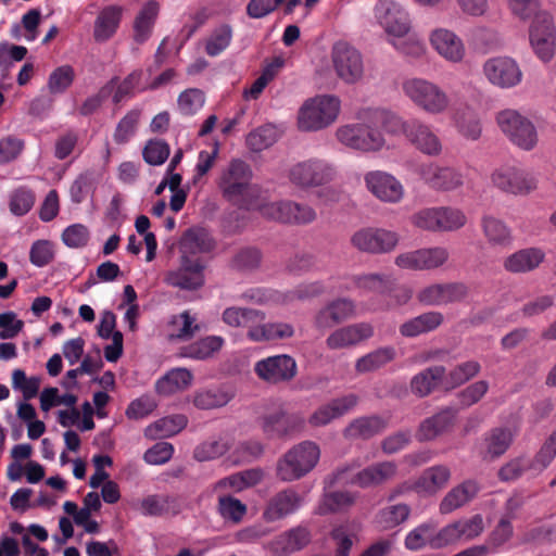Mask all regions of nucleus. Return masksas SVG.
I'll list each match as a JSON object with an SVG mask.
<instances>
[{"mask_svg": "<svg viewBox=\"0 0 556 556\" xmlns=\"http://www.w3.org/2000/svg\"><path fill=\"white\" fill-rule=\"evenodd\" d=\"M295 334L294 326L286 321L260 323L250 326L247 338L251 342H271L291 339Z\"/></svg>", "mask_w": 556, "mask_h": 556, "instance_id": "32", "label": "nucleus"}, {"mask_svg": "<svg viewBox=\"0 0 556 556\" xmlns=\"http://www.w3.org/2000/svg\"><path fill=\"white\" fill-rule=\"evenodd\" d=\"M265 319V312L250 307L229 306L222 313V320L231 328L248 327L249 329L250 326H255Z\"/></svg>", "mask_w": 556, "mask_h": 556, "instance_id": "43", "label": "nucleus"}, {"mask_svg": "<svg viewBox=\"0 0 556 556\" xmlns=\"http://www.w3.org/2000/svg\"><path fill=\"white\" fill-rule=\"evenodd\" d=\"M396 357V350L392 345L380 346L356 359L355 370L357 374L376 371Z\"/></svg>", "mask_w": 556, "mask_h": 556, "instance_id": "45", "label": "nucleus"}, {"mask_svg": "<svg viewBox=\"0 0 556 556\" xmlns=\"http://www.w3.org/2000/svg\"><path fill=\"white\" fill-rule=\"evenodd\" d=\"M445 376L443 366H432L414 376L410 387L419 396L428 395Z\"/></svg>", "mask_w": 556, "mask_h": 556, "instance_id": "52", "label": "nucleus"}, {"mask_svg": "<svg viewBox=\"0 0 556 556\" xmlns=\"http://www.w3.org/2000/svg\"><path fill=\"white\" fill-rule=\"evenodd\" d=\"M370 116L378 129L383 128L390 135L403 134L406 137L409 119L405 121L397 114L386 110H375Z\"/></svg>", "mask_w": 556, "mask_h": 556, "instance_id": "54", "label": "nucleus"}, {"mask_svg": "<svg viewBox=\"0 0 556 556\" xmlns=\"http://www.w3.org/2000/svg\"><path fill=\"white\" fill-rule=\"evenodd\" d=\"M406 139L416 150L428 156H439L443 151L442 141L433 127L419 118L409 119Z\"/></svg>", "mask_w": 556, "mask_h": 556, "instance_id": "22", "label": "nucleus"}, {"mask_svg": "<svg viewBox=\"0 0 556 556\" xmlns=\"http://www.w3.org/2000/svg\"><path fill=\"white\" fill-rule=\"evenodd\" d=\"M358 403V396L350 393L340 397L332 399L328 403L320 405L308 417V424L314 427H325L332 420L338 419L352 412Z\"/></svg>", "mask_w": 556, "mask_h": 556, "instance_id": "24", "label": "nucleus"}, {"mask_svg": "<svg viewBox=\"0 0 556 556\" xmlns=\"http://www.w3.org/2000/svg\"><path fill=\"white\" fill-rule=\"evenodd\" d=\"M124 9L112 4L104 7L98 14L93 26V38L97 42H105L117 31Z\"/></svg>", "mask_w": 556, "mask_h": 556, "instance_id": "35", "label": "nucleus"}, {"mask_svg": "<svg viewBox=\"0 0 556 556\" xmlns=\"http://www.w3.org/2000/svg\"><path fill=\"white\" fill-rule=\"evenodd\" d=\"M457 131L469 140H478L482 132L480 118L471 110H455L451 117Z\"/></svg>", "mask_w": 556, "mask_h": 556, "instance_id": "49", "label": "nucleus"}, {"mask_svg": "<svg viewBox=\"0 0 556 556\" xmlns=\"http://www.w3.org/2000/svg\"><path fill=\"white\" fill-rule=\"evenodd\" d=\"M480 486L475 480H466L452 488L441 500L439 511L448 515L469 503L479 492Z\"/></svg>", "mask_w": 556, "mask_h": 556, "instance_id": "34", "label": "nucleus"}, {"mask_svg": "<svg viewBox=\"0 0 556 556\" xmlns=\"http://www.w3.org/2000/svg\"><path fill=\"white\" fill-rule=\"evenodd\" d=\"M232 39V28L228 24L216 27L205 43V52L210 56H217L228 48Z\"/></svg>", "mask_w": 556, "mask_h": 556, "instance_id": "56", "label": "nucleus"}, {"mask_svg": "<svg viewBox=\"0 0 556 556\" xmlns=\"http://www.w3.org/2000/svg\"><path fill=\"white\" fill-rule=\"evenodd\" d=\"M372 336L374 327L371 324H352L332 331L326 339V346L331 351L350 349Z\"/></svg>", "mask_w": 556, "mask_h": 556, "instance_id": "25", "label": "nucleus"}, {"mask_svg": "<svg viewBox=\"0 0 556 556\" xmlns=\"http://www.w3.org/2000/svg\"><path fill=\"white\" fill-rule=\"evenodd\" d=\"M491 182L498 190L514 195H527L538 187V179L533 173L513 164L494 169Z\"/></svg>", "mask_w": 556, "mask_h": 556, "instance_id": "9", "label": "nucleus"}, {"mask_svg": "<svg viewBox=\"0 0 556 556\" xmlns=\"http://www.w3.org/2000/svg\"><path fill=\"white\" fill-rule=\"evenodd\" d=\"M495 123L503 136L516 148L529 152L540 141L534 123L520 111L506 108L495 113Z\"/></svg>", "mask_w": 556, "mask_h": 556, "instance_id": "3", "label": "nucleus"}, {"mask_svg": "<svg viewBox=\"0 0 556 556\" xmlns=\"http://www.w3.org/2000/svg\"><path fill=\"white\" fill-rule=\"evenodd\" d=\"M256 376L269 384L291 381L298 371L295 359L288 354H278L257 361L254 364Z\"/></svg>", "mask_w": 556, "mask_h": 556, "instance_id": "18", "label": "nucleus"}, {"mask_svg": "<svg viewBox=\"0 0 556 556\" xmlns=\"http://www.w3.org/2000/svg\"><path fill=\"white\" fill-rule=\"evenodd\" d=\"M311 542V532L306 527L291 528L268 542L267 548L277 556H290L303 549Z\"/></svg>", "mask_w": 556, "mask_h": 556, "instance_id": "27", "label": "nucleus"}, {"mask_svg": "<svg viewBox=\"0 0 556 556\" xmlns=\"http://www.w3.org/2000/svg\"><path fill=\"white\" fill-rule=\"evenodd\" d=\"M193 380L192 372L184 367L173 368L155 382V391L168 396L188 389Z\"/></svg>", "mask_w": 556, "mask_h": 556, "instance_id": "40", "label": "nucleus"}, {"mask_svg": "<svg viewBox=\"0 0 556 556\" xmlns=\"http://www.w3.org/2000/svg\"><path fill=\"white\" fill-rule=\"evenodd\" d=\"M416 173L432 190L451 192L464 186L463 173L452 166H441L434 162L421 163Z\"/></svg>", "mask_w": 556, "mask_h": 556, "instance_id": "16", "label": "nucleus"}, {"mask_svg": "<svg viewBox=\"0 0 556 556\" xmlns=\"http://www.w3.org/2000/svg\"><path fill=\"white\" fill-rule=\"evenodd\" d=\"M277 140V130L273 125H264L251 131L247 144L253 151H262L273 146Z\"/></svg>", "mask_w": 556, "mask_h": 556, "instance_id": "62", "label": "nucleus"}, {"mask_svg": "<svg viewBox=\"0 0 556 556\" xmlns=\"http://www.w3.org/2000/svg\"><path fill=\"white\" fill-rule=\"evenodd\" d=\"M468 293L464 282L432 283L419 290L417 300L427 306H444L464 301Z\"/></svg>", "mask_w": 556, "mask_h": 556, "instance_id": "21", "label": "nucleus"}, {"mask_svg": "<svg viewBox=\"0 0 556 556\" xmlns=\"http://www.w3.org/2000/svg\"><path fill=\"white\" fill-rule=\"evenodd\" d=\"M337 175V167L331 162L318 157L298 162L288 170L289 181L304 190L330 184Z\"/></svg>", "mask_w": 556, "mask_h": 556, "instance_id": "8", "label": "nucleus"}, {"mask_svg": "<svg viewBox=\"0 0 556 556\" xmlns=\"http://www.w3.org/2000/svg\"><path fill=\"white\" fill-rule=\"evenodd\" d=\"M456 414V409L446 407L425 419L416 432L417 440L420 442L434 440L453 425Z\"/></svg>", "mask_w": 556, "mask_h": 556, "instance_id": "36", "label": "nucleus"}, {"mask_svg": "<svg viewBox=\"0 0 556 556\" xmlns=\"http://www.w3.org/2000/svg\"><path fill=\"white\" fill-rule=\"evenodd\" d=\"M260 425L266 438L289 440L304 430L305 419L299 413L289 414L279 408L263 415Z\"/></svg>", "mask_w": 556, "mask_h": 556, "instance_id": "14", "label": "nucleus"}, {"mask_svg": "<svg viewBox=\"0 0 556 556\" xmlns=\"http://www.w3.org/2000/svg\"><path fill=\"white\" fill-rule=\"evenodd\" d=\"M187 424L188 418L182 414L167 416L149 425L144 434L151 440L169 438L180 432Z\"/></svg>", "mask_w": 556, "mask_h": 556, "instance_id": "47", "label": "nucleus"}, {"mask_svg": "<svg viewBox=\"0 0 556 556\" xmlns=\"http://www.w3.org/2000/svg\"><path fill=\"white\" fill-rule=\"evenodd\" d=\"M337 140L344 147L361 152H378L386 146L381 129L374 124L371 116L366 121L340 126L336 130Z\"/></svg>", "mask_w": 556, "mask_h": 556, "instance_id": "7", "label": "nucleus"}, {"mask_svg": "<svg viewBox=\"0 0 556 556\" xmlns=\"http://www.w3.org/2000/svg\"><path fill=\"white\" fill-rule=\"evenodd\" d=\"M291 202L292 200H279V201H264L261 195L256 199V205L253 210L260 212V214L270 220L278 222L281 224L292 225L291 220Z\"/></svg>", "mask_w": 556, "mask_h": 556, "instance_id": "48", "label": "nucleus"}, {"mask_svg": "<svg viewBox=\"0 0 556 556\" xmlns=\"http://www.w3.org/2000/svg\"><path fill=\"white\" fill-rule=\"evenodd\" d=\"M136 509L144 517L177 515L180 505L176 497L165 494H151L135 504Z\"/></svg>", "mask_w": 556, "mask_h": 556, "instance_id": "33", "label": "nucleus"}, {"mask_svg": "<svg viewBox=\"0 0 556 556\" xmlns=\"http://www.w3.org/2000/svg\"><path fill=\"white\" fill-rule=\"evenodd\" d=\"M443 321L442 313L430 311L404 321L399 331L404 338H415L438 329Z\"/></svg>", "mask_w": 556, "mask_h": 556, "instance_id": "37", "label": "nucleus"}, {"mask_svg": "<svg viewBox=\"0 0 556 556\" xmlns=\"http://www.w3.org/2000/svg\"><path fill=\"white\" fill-rule=\"evenodd\" d=\"M358 493L351 491H336L328 493L324 496L320 505L318 506V513L320 515L329 513H342L351 508L356 500Z\"/></svg>", "mask_w": 556, "mask_h": 556, "instance_id": "51", "label": "nucleus"}, {"mask_svg": "<svg viewBox=\"0 0 556 556\" xmlns=\"http://www.w3.org/2000/svg\"><path fill=\"white\" fill-rule=\"evenodd\" d=\"M366 189L379 201L397 204L405 197V188L400 179L384 170H369L364 175Z\"/></svg>", "mask_w": 556, "mask_h": 556, "instance_id": "19", "label": "nucleus"}, {"mask_svg": "<svg viewBox=\"0 0 556 556\" xmlns=\"http://www.w3.org/2000/svg\"><path fill=\"white\" fill-rule=\"evenodd\" d=\"M204 265L200 260L181 257L180 267L167 274L165 281L173 287L195 290L204 285Z\"/></svg>", "mask_w": 556, "mask_h": 556, "instance_id": "26", "label": "nucleus"}, {"mask_svg": "<svg viewBox=\"0 0 556 556\" xmlns=\"http://www.w3.org/2000/svg\"><path fill=\"white\" fill-rule=\"evenodd\" d=\"M40 384L39 376L27 377L22 369H14L12 372V387L22 392L25 401H29L38 394Z\"/></svg>", "mask_w": 556, "mask_h": 556, "instance_id": "59", "label": "nucleus"}, {"mask_svg": "<svg viewBox=\"0 0 556 556\" xmlns=\"http://www.w3.org/2000/svg\"><path fill=\"white\" fill-rule=\"evenodd\" d=\"M233 392L226 387L201 389L194 392L192 403L199 409H215L226 406Z\"/></svg>", "mask_w": 556, "mask_h": 556, "instance_id": "44", "label": "nucleus"}, {"mask_svg": "<svg viewBox=\"0 0 556 556\" xmlns=\"http://www.w3.org/2000/svg\"><path fill=\"white\" fill-rule=\"evenodd\" d=\"M400 240V233L394 230L380 227H365L352 235L351 244L363 253L387 254L396 249Z\"/></svg>", "mask_w": 556, "mask_h": 556, "instance_id": "11", "label": "nucleus"}, {"mask_svg": "<svg viewBox=\"0 0 556 556\" xmlns=\"http://www.w3.org/2000/svg\"><path fill=\"white\" fill-rule=\"evenodd\" d=\"M388 426V420L377 416H364L352 420L344 429L348 439H369L382 432Z\"/></svg>", "mask_w": 556, "mask_h": 556, "instance_id": "42", "label": "nucleus"}, {"mask_svg": "<svg viewBox=\"0 0 556 556\" xmlns=\"http://www.w3.org/2000/svg\"><path fill=\"white\" fill-rule=\"evenodd\" d=\"M216 247L211 232L203 227H192L186 230L180 239L181 257L191 258L199 254L210 253Z\"/></svg>", "mask_w": 556, "mask_h": 556, "instance_id": "30", "label": "nucleus"}, {"mask_svg": "<svg viewBox=\"0 0 556 556\" xmlns=\"http://www.w3.org/2000/svg\"><path fill=\"white\" fill-rule=\"evenodd\" d=\"M447 546L459 541H469L484 530V520L480 514L462 518L444 526Z\"/></svg>", "mask_w": 556, "mask_h": 556, "instance_id": "31", "label": "nucleus"}, {"mask_svg": "<svg viewBox=\"0 0 556 556\" xmlns=\"http://www.w3.org/2000/svg\"><path fill=\"white\" fill-rule=\"evenodd\" d=\"M374 13L388 35V39L404 37L409 33V14L400 3L393 0H379L374 8Z\"/></svg>", "mask_w": 556, "mask_h": 556, "instance_id": "15", "label": "nucleus"}, {"mask_svg": "<svg viewBox=\"0 0 556 556\" xmlns=\"http://www.w3.org/2000/svg\"><path fill=\"white\" fill-rule=\"evenodd\" d=\"M451 478V470L444 465L427 468L415 481V491L420 495H433L443 489Z\"/></svg>", "mask_w": 556, "mask_h": 556, "instance_id": "39", "label": "nucleus"}, {"mask_svg": "<svg viewBox=\"0 0 556 556\" xmlns=\"http://www.w3.org/2000/svg\"><path fill=\"white\" fill-rule=\"evenodd\" d=\"M404 546L412 552L426 547L440 549L447 546L444 527L439 529L435 519H428L413 528L404 539Z\"/></svg>", "mask_w": 556, "mask_h": 556, "instance_id": "20", "label": "nucleus"}, {"mask_svg": "<svg viewBox=\"0 0 556 556\" xmlns=\"http://www.w3.org/2000/svg\"><path fill=\"white\" fill-rule=\"evenodd\" d=\"M205 94L198 88L182 91L177 99V106L182 115H193L203 108Z\"/></svg>", "mask_w": 556, "mask_h": 556, "instance_id": "61", "label": "nucleus"}, {"mask_svg": "<svg viewBox=\"0 0 556 556\" xmlns=\"http://www.w3.org/2000/svg\"><path fill=\"white\" fill-rule=\"evenodd\" d=\"M429 41L434 51L448 63L459 64L466 56L463 39L448 28L433 29L429 35Z\"/></svg>", "mask_w": 556, "mask_h": 556, "instance_id": "23", "label": "nucleus"}, {"mask_svg": "<svg viewBox=\"0 0 556 556\" xmlns=\"http://www.w3.org/2000/svg\"><path fill=\"white\" fill-rule=\"evenodd\" d=\"M448 260V249L435 245L402 252L395 257L394 263L404 270L430 271L442 268Z\"/></svg>", "mask_w": 556, "mask_h": 556, "instance_id": "10", "label": "nucleus"}, {"mask_svg": "<svg viewBox=\"0 0 556 556\" xmlns=\"http://www.w3.org/2000/svg\"><path fill=\"white\" fill-rule=\"evenodd\" d=\"M439 232L455 231L467 223L466 214L457 207L438 206Z\"/></svg>", "mask_w": 556, "mask_h": 556, "instance_id": "55", "label": "nucleus"}, {"mask_svg": "<svg viewBox=\"0 0 556 556\" xmlns=\"http://www.w3.org/2000/svg\"><path fill=\"white\" fill-rule=\"evenodd\" d=\"M159 13L160 4L155 0H149L142 5L134 21L136 43L142 45L151 37Z\"/></svg>", "mask_w": 556, "mask_h": 556, "instance_id": "38", "label": "nucleus"}, {"mask_svg": "<svg viewBox=\"0 0 556 556\" xmlns=\"http://www.w3.org/2000/svg\"><path fill=\"white\" fill-rule=\"evenodd\" d=\"M409 515L410 507L407 504L399 503L381 508L375 517V522L382 530H391L404 523Z\"/></svg>", "mask_w": 556, "mask_h": 556, "instance_id": "50", "label": "nucleus"}, {"mask_svg": "<svg viewBox=\"0 0 556 556\" xmlns=\"http://www.w3.org/2000/svg\"><path fill=\"white\" fill-rule=\"evenodd\" d=\"M556 456V430L553 431L544 441L540 451L531 460V466L535 471L544 470Z\"/></svg>", "mask_w": 556, "mask_h": 556, "instance_id": "64", "label": "nucleus"}, {"mask_svg": "<svg viewBox=\"0 0 556 556\" xmlns=\"http://www.w3.org/2000/svg\"><path fill=\"white\" fill-rule=\"evenodd\" d=\"M252 179L251 166L240 159H233L222 169L217 186L226 201L239 208L252 210L261 194Z\"/></svg>", "mask_w": 556, "mask_h": 556, "instance_id": "1", "label": "nucleus"}, {"mask_svg": "<svg viewBox=\"0 0 556 556\" xmlns=\"http://www.w3.org/2000/svg\"><path fill=\"white\" fill-rule=\"evenodd\" d=\"M225 340L219 336H207L191 344L182 346L179 355L185 358L205 361L214 356L224 345Z\"/></svg>", "mask_w": 556, "mask_h": 556, "instance_id": "46", "label": "nucleus"}, {"mask_svg": "<svg viewBox=\"0 0 556 556\" xmlns=\"http://www.w3.org/2000/svg\"><path fill=\"white\" fill-rule=\"evenodd\" d=\"M402 90L416 109L428 115H444L452 108L451 96L433 80L424 77L407 78L402 84Z\"/></svg>", "mask_w": 556, "mask_h": 556, "instance_id": "2", "label": "nucleus"}, {"mask_svg": "<svg viewBox=\"0 0 556 556\" xmlns=\"http://www.w3.org/2000/svg\"><path fill=\"white\" fill-rule=\"evenodd\" d=\"M481 228L491 247L508 248L513 243L510 227L495 216L484 215L481 219Z\"/></svg>", "mask_w": 556, "mask_h": 556, "instance_id": "41", "label": "nucleus"}, {"mask_svg": "<svg viewBox=\"0 0 556 556\" xmlns=\"http://www.w3.org/2000/svg\"><path fill=\"white\" fill-rule=\"evenodd\" d=\"M359 467L361 464L357 460L339 466L333 471V482L354 484L362 489L376 488L393 480L399 470L395 462L383 460L374 463L351 475Z\"/></svg>", "mask_w": 556, "mask_h": 556, "instance_id": "4", "label": "nucleus"}, {"mask_svg": "<svg viewBox=\"0 0 556 556\" xmlns=\"http://www.w3.org/2000/svg\"><path fill=\"white\" fill-rule=\"evenodd\" d=\"M75 79V71L71 65L56 67L48 78V89L52 94L65 92Z\"/></svg>", "mask_w": 556, "mask_h": 556, "instance_id": "60", "label": "nucleus"}, {"mask_svg": "<svg viewBox=\"0 0 556 556\" xmlns=\"http://www.w3.org/2000/svg\"><path fill=\"white\" fill-rule=\"evenodd\" d=\"M388 42L400 53L410 56L420 58L426 52V46L424 41L417 35H405L404 37H395L388 39Z\"/></svg>", "mask_w": 556, "mask_h": 556, "instance_id": "58", "label": "nucleus"}, {"mask_svg": "<svg viewBox=\"0 0 556 556\" xmlns=\"http://www.w3.org/2000/svg\"><path fill=\"white\" fill-rule=\"evenodd\" d=\"M529 39L534 54L544 63L549 62L556 50V28L551 14L539 12L530 26Z\"/></svg>", "mask_w": 556, "mask_h": 556, "instance_id": "12", "label": "nucleus"}, {"mask_svg": "<svg viewBox=\"0 0 556 556\" xmlns=\"http://www.w3.org/2000/svg\"><path fill=\"white\" fill-rule=\"evenodd\" d=\"M515 433L508 428H496L485 438L486 453L497 457L506 452L513 442Z\"/></svg>", "mask_w": 556, "mask_h": 556, "instance_id": "57", "label": "nucleus"}, {"mask_svg": "<svg viewBox=\"0 0 556 556\" xmlns=\"http://www.w3.org/2000/svg\"><path fill=\"white\" fill-rule=\"evenodd\" d=\"M320 458L317 443L306 440L289 448L277 463V476L286 482L299 480L311 472Z\"/></svg>", "mask_w": 556, "mask_h": 556, "instance_id": "5", "label": "nucleus"}, {"mask_svg": "<svg viewBox=\"0 0 556 556\" xmlns=\"http://www.w3.org/2000/svg\"><path fill=\"white\" fill-rule=\"evenodd\" d=\"M172 332L169 338L172 340L187 341L191 339L197 332L200 331V325L197 319L188 311L179 315H175L170 320Z\"/></svg>", "mask_w": 556, "mask_h": 556, "instance_id": "53", "label": "nucleus"}, {"mask_svg": "<svg viewBox=\"0 0 556 556\" xmlns=\"http://www.w3.org/2000/svg\"><path fill=\"white\" fill-rule=\"evenodd\" d=\"M303 503L301 495L292 490H283L274 495L263 511V518L268 522H274L294 514Z\"/></svg>", "mask_w": 556, "mask_h": 556, "instance_id": "28", "label": "nucleus"}, {"mask_svg": "<svg viewBox=\"0 0 556 556\" xmlns=\"http://www.w3.org/2000/svg\"><path fill=\"white\" fill-rule=\"evenodd\" d=\"M341 101L337 96L321 94L306 100L298 115L299 128L317 131L334 123L340 114Z\"/></svg>", "mask_w": 556, "mask_h": 556, "instance_id": "6", "label": "nucleus"}, {"mask_svg": "<svg viewBox=\"0 0 556 556\" xmlns=\"http://www.w3.org/2000/svg\"><path fill=\"white\" fill-rule=\"evenodd\" d=\"M331 63L337 76L345 84H355L364 75L361 52L345 41H338L332 46Z\"/></svg>", "mask_w": 556, "mask_h": 556, "instance_id": "13", "label": "nucleus"}, {"mask_svg": "<svg viewBox=\"0 0 556 556\" xmlns=\"http://www.w3.org/2000/svg\"><path fill=\"white\" fill-rule=\"evenodd\" d=\"M545 252L541 248L530 247L515 251L503 261V267L510 274H527L535 270L545 261Z\"/></svg>", "mask_w": 556, "mask_h": 556, "instance_id": "29", "label": "nucleus"}, {"mask_svg": "<svg viewBox=\"0 0 556 556\" xmlns=\"http://www.w3.org/2000/svg\"><path fill=\"white\" fill-rule=\"evenodd\" d=\"M482 73L486 80L501 89H510L518 86L523 77L517 61L509 56H493L482 65Z\"/></svg>", "mask_w": 556, "mask_h": 556, "instance_id": "17", "label": "nucleus"}, {"mask_svg": "<svg viewBox=\"0 0 556 556\" xmlns=\"http://www.w3.org/2000/svg\"><path fill=\"white\" fill-rule=\"evenodd\" d=\"M140 116L141 111L134 109L119 121L114 132L115 142L125 143L135 135Z\"/></svg>", "mask_w": 556, "mask_h": 556, "instance_id": "63", "label": "nucleus"}]
</instances>
